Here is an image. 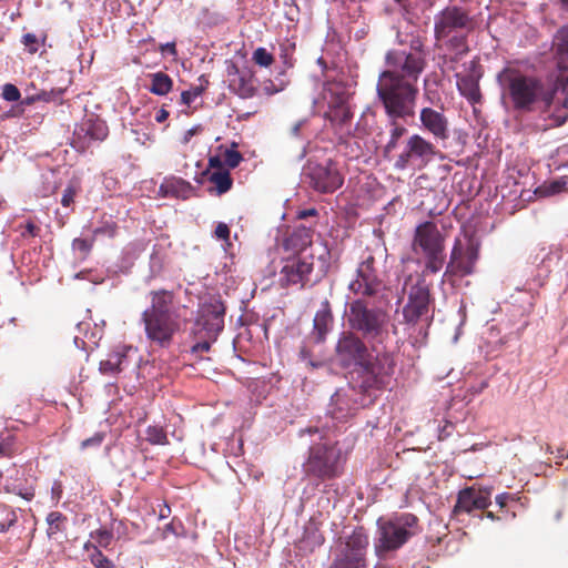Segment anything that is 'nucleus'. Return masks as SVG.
<instances>
[{"mask_svg":"<svg viewBox=\"0 0 568 568\" xmlns=\"http://www.w3.org/2000/svg\"><path fill=\"white\" fill-rule=\"evenodd\" d=\"M427 53L419 38L410 41L409 50L393 49L385 55L387 69L382 71L376 83V93L381 103L393 113H412L417 105L418 79L427 64Z\"/></svg>","mask_w":568,"mask_h":568,"instance_id":"nucleus-1","label":"nucleus"},{"mask_svg":"<svg viewBox=\"0 0 568 568\" xmlns=\"http://www.w3.org/2000/svg\"><path fill=\"white\" fill-rule=\"evenodd\" d=\"M497 80L503 89L504 100L509 102L515 112H546L554 103L557 88L546 83L540 77L508 67L498 73Z\"/></svg>","mask_w":568,"mask_h":568,"instance_id":"nucleus-2","label":"nucleus"},{"mask_svg":"<svg viewBox=\"0 0 568 568\" xmlns=\"http://www.w3.org/2000/svg\"><path fill=\"white\" fill-rule=\"evenodd\" d=\"M151 303L141 314L146 339L159 347L168 348L185 321L181 317V305L172 291L150 292Z\"/></svg>","mask_w":568,"mask_h":568,"instance_id":"nucleus-3","label":"nucleus"},{"mask_svg":"<svg viewBox=\"0 0 568 568\" xmlns=\"http://www.w3.org/2000/svg\"><path fill=\"white\" fill-rule=\"evenodd\" d=\"M476 28L469 10L460 6H447L434 18V38L444 41L457 55L468 53V34Z\"/></svg>","mask_w":568,"mask_h":568,"instance_id":"nucleus-4","label":"nucleus"},{"mask_svg":"<svg viewBox=\"0 0 568 568\" xmlns=\"http://www.w3.org/2000/svg\"><path fill=\"white\" fill-rule=\"evenodd\" d=\"M358 296L347 304L345 315L348 331L361 335L368 344H383L389 337L388 314L382 307L371 305Z\"/></svg>","mask_w":568,"mask_h":568,"instance_id":"nucleus-5","label":"nucleus"},{"mask_svg":"<svg viewBox=\"0 0 568 568\" xmlns=\"http://www.w3.org/2000/svg\"><path fill=\"white\" fill-rule=\"evenodd\" d=\"M371 345L372 353L354 373L355 387L361 395L386 389L394 377L396 361L393 352Z\"/></svg>","mask_w":568,"mask_h":568,"instance_id":"nucleus-6","label":"nucleus"},{"mask_svg":"<svg viewBox=\"0 0 568 568\" xmlns=\"http://www.w3.org/2000/svg\"><path fill=\"white\" fill-rule=\"evenodd\" d=\"M376 526L374 549L379 558H386L389 552L398 550L422 531L419 519L410 513L378 518Z\"/></svg>","mask_w":568,"mask_h":568,"instance_id":"nucleus-7","label":"nucleus"},{"mask_svg":"<svg viewBox=\"0 0 568 568\" xmlns=\"http://www.w3.org/2000/svg\"><path fill=\"white\" fill-rule=\"evenodd\" d=\"M347 453L338 442L326 440L314 444L303 464L304 475L321 481L338 478L344 473Z\"/></svg>","mask_w":568,"mask_h":568,"instance_id":"nucleus-8","label":"nucleus"},{"mask_svg":"<svg viewBox=\"0 0 568 568\" xmlns=\"http://www.w3.org/2000/svg\"><path fill=\"white\" fill-rule=\"evenodd\" d=\"M412 250L425 258V272L436 274L445 263V236L436 223L425 221L415 229Z\"/></svg>","mask_w":568,"mask_h":568,"instance_id":"nucleus-9","label":"nucleus"},{"mask_svg":"<svg viewBox=\"0 0 568 568\" xmlns=\"http://www.w3.org/2000/svg\"><path fill=\"white\" fill-rule=\"evenodd\" d=\"M403 292L407 294V303L403 307L405 323L415 325L430 315V290L425 277L420 274H409L403 284Z\"/></svg>","mask_w":568,"mask_h":568,"instance_id":"nucleus-10","label":"nucleus"},{"mask_svg":"<svg viewBox=\"0 0 568 568\" xmlns=\"http://www.w3.org/2000/svg\"><path fill=\"white\" fill-rule=\"evenodd\" d=\"M436 145L418 133L409 135L402 151L396 155L394 168L404 171L408 168L424 169L436 158H442Z\"/></svg>","mask_w":568,"mask_h":568,"instance_id":"nucleus-11","label":"nucleus"},{"mask_svg":"<svg viewBox=\"0 0 568 568\" xmlns=\"http://www.w3.org/2000/svg\"><path fill=\"white\" fill-rule=\"evenodd\" d=\"M364 339L352 331H343L339 334L335 345V357L342 368H353L355 373L369 356L371 344L367 345Z\"/></svg>","mask_w":568,"mask_h":568,"instance_id":"nucleus-12","label":"nucleus"},{"mask_svg":"<svg viewBox=\"0 0 568 568\" xmlns=\"http://www.w3.org/2000/svg\"><path fill=\"white\" fill-rule=\"evenodd\" d=\"M322 99L327 104L324 118L335 128L348 125L353 119V112L348 105V93L341 83H325Z\"/></svg>","mask_w":568,"mask_h":568,"instance_id":"nucleus-13","label":"nucleus"},{"mask_svg":"<svg viewBox=\"0 0 568 568\" xmlns=\"http://www.w3.org/2000/svg\"><path fill=\"white\" fill-rule=\"evenodd\" d=\"M479 258V243L473 236H466V243L456 239L450 252L445 275L465 277L475 272Z\"/></svg>","mask_w":568,"mask_h":568,"instance_id":"nucleus-14","label":"nucleus"},{"mask_svg":"<svg viewBox=\"0 0 568 568\" xmlns=\"http://www.w3.org/2000/svg\"><path fill=\"white\" fill-rule=\"evenodd\" d=\"M369 540L363 527L346 538L345 546L336 554L329 568H366V550Z\"/></svg>","mask_w":568,"mask_h":568,"instance_id":"nucleus-15","label":"nucleus"},{"mask_svg":"<svg viewBox=\"0 0 568 568\" xmlns=\"http://www.w3.org/2000/svg\"><path fill=\"white\" fill-rule=\"evenodd\" d=\"M383 288L382 272L376 266L375 256L367 252L357 266L356 276L348 284V291L356 296H375Z\"/></svg>","mask_w":568,"mask_h":568,"instance_id":"nucleus-16","label":"nucleus"},{"mask_svg":"<svg viewBox=\"0 0 568 568\" xmlns=\"http://www.w3.org/2000/svg\"><path fill=\"white\" fill-rule=\"evenodd\" d=\"M305 178L310 185L320 193H334L344 183V176L337 164L332 160L325 162H308L305 168Z\"/></svg>","mask_w":568,"mask_h":568,"instance_id":"nucleus-17","label":"nucleus"},{"mask_svg":"<svg viewBox=\"0 0 568 568\" xmlns=\"http://www.w3.org/2000/svg\"><path fill=\"white\" fill-rule=\"evenodd\" d=\"M313 254H294L283 260L278 282L282 287L304 285L310 281L313 271Z\"/></svg>","mask_w":568,"mask_h":568,"instance_id":"nucleus-18","label":"nucleus"},{"mask_svg":"<svg viewBox=\"0 0 568 568\" xmlns=\"http://www.w3.org/2000/svg\"><path fill=\"white\" fill-rule=\"evenodd\" d=\"M109 135V128L104 120L91 114L79 123L73 132L72 146L79 151H87L93 143L104 141Z\"/></svg>","mask_w":568,"mask_h":568,"instance_id":"nucleus-19","label":"nucleus"},{"mask_svg":"<svg viewBox=\"0 0 568 568\" xmlns=\"http://www.w3.org/2000/svg\"><path fill=\"white\" fill-rule=\"evenodd\" d=\"M224 314L225 307L220 301L205 305L194 323L192 335L197 336L201 334L211 339H217L224 327Z\"/></svg>","mask_w":568,"mask_h":568,"instance_id":"nucleus-20","label":"nucleus"},{"mask_svg":"<svg viewBox=\"0 0 568 568\" xmlns=\"http://www.w3.org/2000/svg\"><path fill=\"white\" fill-rule=\"evenodd\" d=\"M419 128L435 141H447L450 136V123L443 104L438 108L423 106L419 110Z\"/></svg>","mask_w":568,"mask_h":568,"instance_id":"nucleus-21","label":"nucleus"},{"mask_svg":"<svg viewBox=\"0 0 568 568\" xmlns=\"http://www.w3.org/2000/svg\"><path fill=\"white\" fill-rule=\"evenodd\" d=\"M491 487H480L473 485L458 493L457 501L454 506V514H470L473 510H484L490 504Z\"/></svg>","mask_w":568,"mask_h":568,"instance_id":"nucleus-22","label":"nucleus"},{"mask_svg":"<svg viewBox=\"0 0 568 568\" xmlns=\"http://www.w3.org/2000/svg\"><path fill=\"white\" fill-rule=\"evenodd\" d=\"M357 388L351 390V393L337 390L331 399L328 413L333 419L338 422L346 420L348 417H352L356 414V412L365 406V397L362 395L361 400L354 398V393Z\"/></svg>","mask_w":568,"mask_h":568,"instance_id":"nucleus-23","label":"nucleus"},{"mask_svg":"<svg viewBox=\"0 0 568 568\" xmlns=\"http://www.w3.org/2000/svg\"><path fill=\"white\" fill-rule=\"evenodd\" d=\"M203 175L207 176V181L213 185L210 192L216 195L227 193L233 186L231 173L227 168H224L221 156H209Z\"/></svg>","mask_w":568,"mask_h":568,"instance_id":"nucleus-24","label":"nucleus"},{"mask_svg":"<svg viewBox=\"0 0 568 568\" xmlns=\"http://www.w3.org/2000/svg\"><path fill=\"white\" fill-rule=\"evenodd\" d=\"M382 105L390 126L389 139L384 146V155L389 158L390 154L397 149L398 141L407 133V129L399 123V120L406 121L408 119H413L416 114V105H413L412 113L407 114L389 112L385 103H382Z\"/></svg>","mask_w":568,"mask_h":568,"instance_id":"nucleus-25","label":"nucleus"},{"mask_svg":"<svg viewBox=\"0 0 568 568\" xmlns=\"http://www.w3.org/2000/svg\"><path fill=\"white\" fill-rule=\"evenodd\" d=\"M476 62H471V72L465 75L459 73L456 74V85L459 93L467 99L470 104H477L481 102V93L479 88L480 73L475 72Z\"/></svg>","mask_w":568,"mask_h":568,"instance_id":"nucleus-26","label":"nucleus"},{"mask_svg":"<svg viewBox=\"0 0 568 568\" xmlns=\"http://www.w3.org/2000/svg\"><path fill=\"white\" fill-rule=\"evenodd\" d=\"M131 351V346H123L110 353L106 359L100 362V372L104 375L115 376L126 369L130 365L129 353Z\"/></svg>","mask_w":568,"mask_h":568,"instance_id":"nucleus-27","label":"nucleus"},{"mask_svg":"<svg viewBox=\"0 0 568 568\" xmlns=\"http://www.w3.org/2000/svg\"><path fill=\"white\" fill-rule=\"evenodd\" d=\"M313 229L304 225L296 226L292 233L285 239L284 246L296 254H308L307 247L313 242Z\"/></svg>","mask_w":568,"mask_h":568,"instance_id":"nucleus-28","label":"nucleus"},{"mask_svg":"<svg viewBox=\"0 0 568 568\" xmlns=\"http://www.w3.org/2000/svg\"><path fill=\"white\" fill-rule=\"evenodd\" d=\"M159 192L164 197H175L186 200L193 192L192 184L178 176H170L164 179L159 187Z\"/></svg>","mask_w":568,"mask_h":568,"instance_id":"nucleus-29","label":"nucleus"},{"mask_svg":"<svg viewBox=\"0 0 568 568\" xmlns=\"http://www.w3.org/2000/svg\"><path fill=\"white\" fill-rule=\"evenodd\" d=\"M333 323V314L329 302L325 300L322 303V307L316 312L313 320V334L315 335L316 342L322 343L325 341L326 335Z\"/></svg>","mask_w":568,"mask_h":568,"instance_id":"nucleus-30","label":"nucleus"},{"mask_svg":"<svg viewBox=\"0 0 568 568\" xmlns=\"http://www.w3.org/2000/svg\"><path fill=\"white\" fill-rule=\"evenodd\" d=\"M229 88L241 99L253 98L257 92L254 74L250 70H244L243 74L230 79Z\"/></svg>","mask_w":568,"mask_h":568,"instance_id":"nucleus-31","label":"nucleus"},{"mask_svg":"<svg viewBox=\"0 0 568 568\" xmlns=\"http://www.w3.org/2000/svg\"><path fill=\"white\" fill-rule=\"evenodd\" d=\"M552 50L560 69H568V24L560 27L552 38Z\"/></svg>","mask_w":568,"mask_h":568,"instance_id":"nucleus-32","label":"nucleus"},{"mask_svg":"<svg viewBox=\"0 0 568 568\" xmlns=\"http://www.w3.org/2000/svg\"><path fill=\"white\" fill-rule=\"evenodd\" d=\"M213 156H221L224 168L229 171L235 169L243 161V155L237 151V143L232 142L231 146L220 145L216 148V153Z\"/></svg>","mask_w":568,"mask_h":568,"instance_id":"nucleus-33","label":"nucleus"},{"mask_svg":"<svg viewBox=\"0 0 568 568\" xmlns=\"http://www.w3.org/2000/svg\"><path fill=\"white\" fill-rule=\"evenodd\" d=\"M151 85L149 91L155 95H166L173 88V80L171 77L162 71L149 74Z\"/></svg>","mask_w":568,"mask_h":568,"instance_id":"nucleus-34","label":"nucleus"},{"mask_svg":"<svg viewBox=\"0 0 568 568\" xmlns=\"http://www.w3.org/2000/svg\"><path fill=\"white\" fill-rule=\"evenodd\" d=\"M145 440L151 445H169V438L165 429L159 425H150L145 429Z\"/></svg>","mask_w":568,"mask_h":568,"instance_id":"nucleus-35","label":"nucleus"},{"mask_svg":"<svg viewBox=\"0 0 568 568\" xmlns=\"http://www.w3.org/2000/svg\"><path fill=\"white\" fill-rule=\"evenodd\" d=\"M67 516H64L60 511H51L47 516L48 530L47 534L49 537L57 535L65 529Z\"/></svg>","mask_w":568,"mask_h":568,"instance_id":"nucleus-36","label":"nucleus"},{"mask_svg":"<svg viewBox=\"0 0 568 568\" xmlns=\"http://www.w3.org/2000/svg\"><path fill=\"white\" fill-rule=\"evenodd\" d=\"M116 232H118V224L115 221L112 220L111 216H109L108 219H103L101 221L100 226H98L93 230V237L98 239L100 236H104V237L112 239L115 236Z\"/></svg>","mask_w":568,"mask_h":568,"instance_id":"nucleus-37","label":"nucleus"},{"mask_svg":"<svg viewBox=\"0 0 568 568\" xmlns=\"http://www.w3.org/2000/svg\"><path fill=\"white\" fill-rule=\"evenodd\" d=\"M252 61L258 67L268 68L274 63L275 59L265 48L260 47L253 51Z\"/></svg>","mask_w":568,"mask_h":568,"instance_id":"nucleus-38","label":"nucleus"},{"mask_svg":"<svg viewBox=\"0 0 568 568\" xmlns=\"http://www.w3.org/2000/svg\"><path fill=\"white\" fill-rule=\"evenodd\" d=\"M170 535L175 537H184L185 529L181 520L173 518L169 524H166L161 532V538L166 539Z\"/></svg>","mask_w":568,"mask_h":568,"instance_id":"nucleus-39","label":"nucleus"},{"mask_svg":"<svg viewBox=\"0 0 568 568\" xmlns=\"http://www.w3.org/2000/svg\"><path fill=\"white\" fill-rule=\"evenodd\" d=\"M65 89L52 88L51 90H41L36 93V99L43 102H62V95Z\"/></svg>","mask_w":568,"mask_h":568,"instance_id":"nucleus-40","label":"nucleus"},{"mask_svg":"<svg viewBox=\"0 0 568 568\" xmlns=\"http://www.w3.org/2000/svg\"><path fill=\"white\" fill-rule=\"evenodd\" d=\"M45 39L40 40L34 33H26L22 36L21 43L24 49L30 53L34 54L39 51L40 47L44 43Z\"/></svg>","mask_w":568,"mask_h":568,"instance_id":"nucleus-41","label":"nucleus"},{"mask_svg":"<svg viewBox=\"0 0 568 568\" xmlns=\"http://www.w3.org/2000/svg\"><path fill=\"white\" fill-rule=\"evenodd\" d=\"M17 523V515L6 507L0 508V532L8 531Z\"/></svg>","mask_w":568,"mask_h":568,"instance_id":"nucleus-42","label":"nucleus"},{"mask_svg":"<svg viewBox=\"0 0 568 568\" xmlns=\"http://www.w3.org/2000/svg\"><path fill=\"white\" fill-rule=\"evenodd\" d=\"M90 561L95 568H115L111 559L103 555L99 548L90 555Z\"/></svg>","mask_w":568,"mask_h":568,"instance_id":"nucleus-43","label":"nucleus"},{"mask_svg":"<svg viewBox=\"0 0 568 568\" xmlns=\"http://www.w3.org/2000/svg\"><path fill=\"white\" fill-rule=\"evenodd\" d=\"M194 338L196 339V342L191 347V353L194 355L209 352L211 349V345L216 341L211 339L207 336L201 334L194 336Z\"/></svg>","mask_w":568,"mask_h":568,"instance_id":"nucleus-44","label":"nucleus"},{"mask_svg":"<svg viewBox=\"0 0 568 568\" xmlns=\"http://www.w3.org/2000/svg\"><path fill=\"white\" fill-rule=\"evenodd\" d=\"M91 538L95 539L97 544L100 547L108 548L112 542L113 534L111 530L100 528L91 532Z\"/></svg>","mask_w":568,"mask_h":568,"instance_id":"nucleus-45","label":"nucleus"},{"mask_svg":"<svg viewBox=\"0 0 568 568\" xmlns=\"http://www.w3.org/2000/svg\"><path fill=\"white\" fill-rule=\"evenodd\" d=\"M94 237L89 241L87 239H74L73 242H72V247L77 251H80L82 253L83 256H87L89 255L92 246H93V242H94Z\"/></svg>","mask_w":568,"mask_h":568,"instance_id":"nucleus-46","label":"nucleus"},{"mask_svg":"<svg viewBox=\"0 0 568 568\" xmlns=\"http://www.w3.org/2000/svg\"><path fill=\"white\" fill-rule=\"evenodd\" d=\"M202 87H194L190 90H185L181 93V102L185 105H190L197 97L203 93Z\"/></svg>","mask_w":568,"mask_h":568,"instance_id":"nucleus-47","label":"nucleus"},{"mask_svg":"<svg viewBox=\"0 0 568 568\" xmlns=\"http://www.w3.org/2000/svg\"><path fill=\"white\" fill-rule=\"evenodd\" d=\"M2 97L6 101L16 102L20 99L21 94L14 84L8 83L3 87Z\"/></svg>","mask_w":568,"mask_h":568,"instance_id":"nucleus-48","label":"nucleus"},{"mask_svg":"<svg viewBox=\"0 0 568 568\" xmlns=\"http://www.w3.org/2000/svg\"><path fill=\"white\" fill-rule=\"evenodd\" d=\"M568 187V176H562L559 180L552 181L547 186V194H556L561 191H566Z\"/></svg>","mask_w":568,"mask_h":568,"instance_id":"nucleus-49","label":"nucleus"},{"mask_svg":"<svg viewBox=\"0 0 568 568\" xmlns=\"http://www.w3.org/2000/svg\"><path fill=\"white\" fill-rule=\"evenodd\" d=\"M104 433H95L92 437L81 442V449H87L90 447H100L104 440Z\"/></svg>","mask_w":568,"mask_h":568,"instance_id":"nucleus-50","label":"nucleus"},{"mask_svg":"<svg viewBox=\"0 0 568 568\" xmlns=\"http://www.w3.org/2000/svg\"><path fill=\"white\" fill-rule=\"evenodd\" d=\"M75 194L77 191L73 186L69 185L65 187L62 193L61 204L65 207H69L74 202Z\"/></svg>","mask_w":568,"mask_h":568,"instance_id":"nucleus-51","label":"nucleus"},{"mask_svg":"<svg viewBox=\"0 0 568 568\" xmlns=\"http://www.w3.org/2000/svg\"><path fill=\"white\" fill-rule=\"evenodd\" d=\"M454 429H455V425L449 420H445V424L439 428L438 439L439 440L447 439L448 437H450L453 435Z\"/></svg>","mask_w":568,"mask_h":568,"instance_id":"nucleus-52","label":"nucleus"},{"mask_svg":"<svg viewBox=\"0 0 568 568\" xmlns=\"http://www.w3.org/2000/svg\"><path fill=\"white\" fill-rule=\"evenodd\" d=\"M7 491L9 493H14L17 494L18 496H20L21 498L30 501L33 499L34 497V489L32 487H28V488H24V489H17V488H13V489H9L7 488Z\"/></svg>","mask_w":568,"mask_h":568,"instance_id":"nucleus-53","label":"nucleus"},{"mask_svg":"<svg viewBox=\"0 0 568 568\" xmlns=\"http://www.w3.org/2000/svg\"><path fill=\"white\" fill-rule=\"evenodd\" d=\"M214 234L217 239L227 241L230 239V227L221 222L216 225Z\"/></svg>","mask_w":568,"mask_h":568,"instance_id":"nucleus-54","label":"nucleus"},{"mask_svg":"<svg viewBox=\"0 0 568 568\" xmlns=\"http://www.w3.org/2000/svg\"><path fill=\"white\" fill-rule=\"evenodd\" d=\"M62 493H63L62 483L59 480H55L51 487V497L54 500L55 505L60 501Z\"/></svg>","mask_w":568,"mask_h":568,"instance_id":"nucleus-55","label":"nucleus"},{"mask_svg":"<svg viewBox=\"0 0 568 568\" xmlns=\"http://www.w3.org/2000/svg\"><path fill=\"white\" fill-rule=\"evenodd\" d=\"M39 233H40V227L38 225H36L33 222H28L24 225V231H22L21 235L23 237H26V236L36 237L39 235Z\"/></svg>","mask_w":568,"mask_h":568,"instance_id":"nucleus-56","label":"nucleus"},{"mask_svg":"<svg viewBox=\"0 0 568 568\" xmlns=\"http://www.w3.org/2000/svg\"><path fill=\"white\" fill-rule=\"evenodd\" d=\"M159 50H160L161 53H166L168 52L172 57H176L178 55V50H176L175 42H168V43L161 44L159 47Z\"/></svg>","mask_w":568,"mask_h":568,"instance_id":"nucleus-57","label":"nucleus"},{"mask_svg":"<svg viewBox=\"0 0 568 568\" xmlns=\"http://www.w3.org/2000/svg\"><path fill=\"white\" fill-rule=\"evenodd\" d=\"M487 387H488V381L487 379H483L478 384L471 385L468 388V392L471 395H477V394H480L481 392H484V389H486Z\"/></svg>","mask_w":568,"mask_h":568,"instance_id":"nucleus-58","label":"nucleus"},{"mask_svg":"<svg viewBox=\"0 0 568 568\" xmlns=\"http://www.w3.org/2000/svg\"><path fill=\"white\" fill-rule=\"evenodd\" d=\"M509 500H514V496L509 493H503L496 496V503L500 509L505 508Z\"/></svg>","mask_w":568,"mask_h":568,"instance_id":"nucleus-59","label":"nucleus"},{"mask_svg":"<svg viewBox=\"0 0 568 568\" xmlns=\"http://www.w3.org/2000/svg\"><path fill=\"white\" fill-rule=\"evenodd\" d=\"M226 72H227L229 80L232 78H237L239 75L243 74V71H241L239 69L237 64L234 62H231L227 65Z\"/></svg>","mask_w":568,"mask_h":568,"instance_id":"nucleus-60","label":"nucleus"},{"mask_svg":"<svg viewBox=\"0 0 568 568\" xmlns=\"http://www.w3.org/2000/svg\"><path fill=\"white\" fill-rule=\"evenodd\" d=\"M306 124V120H300L297 121L291 129V134L295 138H298L301 135L302 128Z\"/></svg>","mask_w":568,"mask_h":568,"instance_id":"nucleus-61","label":"nucleus"},{"mask_svg":"<svg viewBox=\"0 0 568 568\" xmlns=\"http://www.w3.org/2000/svg\"><path fill=\"white\" fill-rule=\"evenodd\" d=\"M170 515H171V508H170V506H169L166 503H163L162 505H160V509H159V518H160V519H165V518H168Z\"/></svg>","mask_w":568,"mask_h":568,"instance_id":"nucleus-62","label":"nucleus"},{"mask_svg":"<svg viewBox=\"0 0 568 568\" xmlns=\"http://www.w3.org/2000/svg\"><path fill=\"white\" fill-rule=\"evenodd\" d=\"M170 113L169 111H166L164 108H161L158 112H156V115H155V121L159 122V123H162L164 121H166V119L169 118Z\"/></svg>","mask_w":568,"mask_h":568,"instance_id":"nucleus-63","label":"nucleus"},{"mask_svg":"<svg viewBox=\"0 0 568 568\" xmlns=\"http://www.w3.org/2000/svg\"><path fill=\"white\" fill-rule=\"evenodd\" d=\"M559 10L568 17V0H552Z\"/></svg>","mask_w":568,"mask_h":568,"instance_id":"nucleus-64","label":"nucleus"}]
</instances>
